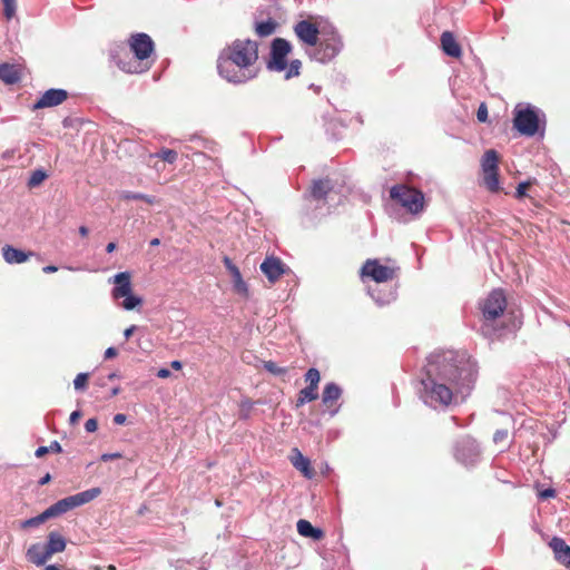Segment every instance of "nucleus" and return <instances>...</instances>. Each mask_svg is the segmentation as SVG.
<instances>
[{
  "label": "nucleus",
  "mask_w": 570,
  "mask_h": 570,
  "mask_svg": "<svg viewBox=\"0 0 570 570\" xmlns=\"http://www.w3.org/2000/svg\"><path fill=\"white\" fill-rule=\"evenodd\" d=\"M264 368L269 372L271 374L273 375H276V376H284L285 374H287L288 372V368L287 367H282V366H278L275 362L273 361H266L264 362Z\"/></svg>",
  "instance_id": "37"
},
{
  "label": "nucleus",
  "mask_w": 570,
  "mask_h": 570,
  "mask_svg": "<svg viewBox=\"0 0 570 570\" xmlns=\"http://www.w3.org/2000/svg\"><path fill=\"white\" fill-rule=\"evenodd\" d=\"M171 367L175 368V370H180L181 368V363L179 361H173L171 362Z\"/></svg>",
  "instance_id": "58"
},
{
  "label": "nucleus",
  "mask_w": 570,
  "mask_h": 570,
  "mask_svg": "<svg viewBox=\"0 0 570 570\" xmlns=\"http://www.w3.org/2000/svg\"><path fill=\"white\" fill-rule=\"evenodd\" d=\"M499 160V154L494 149L487 150L481 159L483 185L490 193H499L501 190Z\"/></svg>",
  "instance_id": "7"
},
{
  "label": "nucleus",
  "mask_w": 570,
  "mask_h": 570,
  "mask_svg": "<svg viewBox=\"0 0 570 570\" xmlns=\"http://www.w3.org/2000/svg\"><path fill=\"white\" fill-rule=\"evenodd\" d=\"M157 376L160 377V379H167V377L170 376V371L168 368H160L157 372Z\"/></svg>",
  "instance_id": "51"
},
{
  "label": "nucleus",
  "mask_w": 570,
  "mask_h": 570,
  "mask_svg": "<svg viewBox=\"0 0 570 570\" xmlns=\"http://www.w3.org/2000/svg\"><path fill=\"white\" fill-rule=\"evenodd\" d=\"M390 196L412 214L420 213L424 207L423 193L406 185H396L392 187Z\"/></svg>",
  "instance_id": "6"
},
{
  "label": "nucleus",
  "mask_w": 570,
  "mask_h": 570,
  "mask_svg": "<svg viewBox=\"0 0 570 570\" xmlns=\"http://www.w3.org/2000/svg\"><path fill=\"white\" fill-rule=\"evenodd\" d=\"M57 271H58V267L55 265H47V266L42 267V272L45 274L56 273Z\"/></svg>",
  "instance_id": "53"
},
{
  "label": "nucleus",
  "mask_w": 570,
  "mask_h": 570,
  "mask_svg": "<svg viewBox=\"0 0 570 570\" xmlns=\"http://www.w3.org/2000/svg\"><path fill=\"white\" fill-rule=\"evenodd\" d=\"M332 189L330 179L315 180L312 185V196L316 199L324 198Z\"/></svg>",
  "instance_id": "29"
},
{
  "label": "nucleus",
  "mask_w": 570,
  "mask_h": 570,
  "mask_svg": "<svg viewBox=\"0 0 570 570\" xmlns=\"http://www.w3.org/2000/svg\"><path fill=\"white\" fill-rule=\"evenodd\" d=\"M159 244H160V240H159L158 238H153V239L150 240V245H151V246H158Z\"/></svg>",
  "instance_id": "60"
},
{
  "label": "nucleus",
  "mask_w": 570,
  "mask_h": 570,
  "mask_svg": "<svg viewBox=\"0 0 570 570\" xmlns=\"http://www.w3.org/2000/svg\"><path fill=\"white\" fill-rule=\"evenodd\" d=\"M289 460L293 466L305 478L313 479L315 476V470L313 469L309 459L304 456L297 448L292 450Z\"/></svg>",
  "instance_id": "17"
},
{
  "label": "nucleus",
  "mask_w": 570,
  "mask_h": 570,
  "mask_svg": "<svg viewBox=\"0 0 570 570\" xmlns=\"http://www.w3.org/2000/svg\"><path fill=\"white\" fill-rule=\"evenodd\" d=\"M49 452L61 453L62 448H61L60 443L58 441H52L49 446H39L36 450L35 454L37 458H42L43 455H46Z\"/></svg>",
  "instance_id": "35"
},
{
  "label": "nucleus",
  "mask_w": 570,
  "mask_h": 570,
  "mask_svg": "<svg viewBox=\"0 0 570 570\" xmlns=\"http://www.w3.org/2000/svg\"><path fill=\"white\" fill-rule=\"evenodd\" d=\"M51 480V475L50 473H47L46 475H43L40 480H39V485H45L47 483H49Z\"/></svg>",
  "instance_id": "55"
},
{
  "label": "nucleus",
  "mask_w": 570,
  "mask_h": 570,
  "mask_svg": "<svg viewBox=\"0 0 570 570\" xmlns=\"http://www.w3.org/2000/svg\"><path fill=\"white\" fill-rule=\"evenodd\" d=\"M292 51L291 43L284 38H275L271 47V60L268 68L274 71H283L287 66V56Z\"/></svg>",
  "instance_id": "9"
},
{
  "label": "nucleus",
  "mask_w": 570,
  "mask_h": 570,
  "mask_svg": "<svg viewBox=\"0 0 570 570\" xmlns=\"http://www.w3.org/2000/svg\"><path fill=\"white\" fill-rule=\"evenodd\" d=\"M305 382L307 386L314 387L318 390V383L321 381L320 371L315 367L309 368L305 374Z\"/></svg>",
  "instance_id": "34"
},
{
  "label": "nucleus",
  "mask_w": 570,
  "mask_h": 570,
  "mask_svg": "<svg viewBox=\"0 0 570 570\" xmlns=\"http://www.w3.org/2000/svg\"><path fill=\"white\" fill-rule=\"evenodd\" d=\"M124 297H125V299L122 301L121 306L127 311H131L142 304V299L132 294H129Z\"/></svg>",
  "instance_id": "39"
},
{
  "label": "nucleus",
  "mask_w": 570,
  "mask_h": 570,
  "mask_svg": "<svg viewBox=\"0 0 570 570\" xmlns=\"http://www.w3.org/2000/svg\"><path fill=\"white\" fill-rule=\"evenodd\" d=\"M302 68V62L298 59L292 60L289 65L286 66L285 78L291 79L293 77H297L299 75V70Z\"/></svg>",
  "instance_id": "38"
},
{
  "label": "nucleus",
  "mask_w": 570,
  "mask_h": 570,
  "mask_svg": "<svg viewBox=\"0 0 570 570\" xmlns=\"http://www.w3.org/2000/svg\"><path fill=\"white\" fill-rule=\"evenodd\" d=\"M127 421V416L124 413H118L114 416V423L117 425H122Z\"/></svg>",
  "instance_id": "48"
},
{
  "label": "nucleus",
  "mask_w": 570,
  "mask_h": 570,
  "mask_svg": "<svg viewBox=\"0 0 570 570\" xmlns=\"http://www.w3.org/2000/svg\"><path fill=\"white\" fill-rule=\"evenodd\" d=\"M114 283L116 284L111 292L114 299H118L131 294V275L129 272H121L116 274L114 277Z\"/></svg>",
  "instance_id": "18"
},
{
  "label": "nucleus",
  "mask_w": 570,
  "mask_h": 570,
  "mask_svg": "<svg viewBox=\"0 0 570 570\" xmlns=\"http://www.w3.org/2000/svg\"><path fill=\"white\" fill-rule=\"evenodd\" d=\"M223 262L233 283V292L243 299H248L249 288L243 279L239 268L227 256H224Z\"/></svg>",
  "instance_id": "13"
},
{
  "label": "nucleus",
  "mask_w": 570,
  "mask_h": 570,
  "mask_svg": "<svg viewBox=\"0 0 570 570\" xmlns=\"http://www.w3.org/2000/svg\"><path fill=\"white\" fill-rule=\"evenodd\" d=\"M154 156L161 159L163 161L168 163V164H174L178 158L177 151L174 149H168V148H163Z\"/></svg>",
  "instance_id": "36"
},
{
  "label": "nucleus",
  "mask_w": 570,
  "mask_h": 570,
  "mask_svg": "<svg viewBox=\"0 0 570 570\" xmlns=\"http://www.w3.org/2000/svg\"><path fill=\"white\" fill-rule=\"evenodd\" d=\"M549 546L553 550L556 559L563 566L570 567V547L561 538H552Z\"/></svg>",
  "instance_id": "20"
},
{
  "label": "nucleus",
  "mask_w": 570,
  "mask_h": 570,
  "mask_svg": "<svg viewBox=\"0 0 570 570\" xmlns=\"http://www.w3.org/2000/svg\"><path fill=\"white\" fill-rule=\"evenodd\" d=\"M1 250L2 257L8 264H22L35 255L33 252H23L11 245H4Z\"/></svg>",
  "instance_id": "19"
},
{
  "label": "nucleus",
  "mask_w": 570,
  "mask_h": 570,
  "mask_svg": "<svg viewBox=\"0 0 570 570\" xmlns=\"http://www.w3.org/2000/svg\"><path fill=\"white\" fill-rule=\"evenodd\" d=\"M361 274L362 276L372 278L376 283H382L393 279L394 269L381 265L377 259H367L362 266Z\"/></svg>",
  "instance_id": "11"
},
{
  "label": "nucleus",
  "mask_w": 570,
  "mask_h": 570,
  "mask_svg": "<svg viewBox=\"0 0 570 570\" xmlns=\"http://www.w3.org/2000/svg\"><path fill=\"white\" fill-rule=\"evenodd\" d=\"M541 119L535 108L518 105L513 110V127L521 135L533 137L540 130Z\"/></svg>",
  "instance_id": "5"
},
{
  "label": "nucleus",
  "mask_w": 570,
  "mask_h": 570,
  "mask_svg": "<svg viewBox=\"0 0 570 570\" xmlns=\"http://www.w3.org/2000/svg\"><path fill=\"white\" fill-rule=\"evenodd\" d=\"M79 234H80L82 237H87V236H88V234H89V229H88V227H86V226H80V227H79Z\"/></svg>",
  "instance_id": "56"
},
{
  "label": "nucleus",
  "mask_w": 570,
  "mask_h": 570,
  "mask_svg": "<svg viewBox=\"0 0 570 570\" xmlns=\"http://www.w3.org/2000/svg\"><path fill=\"white\" fill-rule=\"evenodd\" d=\"M89 381V374L88 373H79L75 380H73V386L78 391H83Z\"/></svg>",
  "instance_id": "42"
},
{
  "label": "nucleus",
  "mask_w": 570,
  "mask_h": 570,
  "mask_svg": "<svg viewBox=\"0 0 570 570\" xmlns=\"http://www.w3.org/2000/svg\"><path fill=\"white\" fill-rule=\"evenodd\" d=\"M48 178V174L43 169H36L30 174L28 187L30 189L40 186Z\"/></svg>",
  "instance_id": "33"
},
{
  "label": "nucleus",
  "mask_w": 570,
  "mask_h": 570,
  "mask_svg": "<svg viewBox=\"0 0 570 570\" xmlns=\"http://www.w3.org/2000/svg\"><path fill=\"white\" fill-rule=\"evenodd\" d=\"M277 23L273 20L262 21L256 24L255 31L256 33L264 38L273 35L276 30Z\"/></svg>",
  "instance_id": "31"
},
{
  "label": "nucleus",
  "mask_w": 570,
  "mask_h": 570,
  "mask_svg": "<svg viewBox=\"0 0 570 570\" xmlns=\"http://www.w3.org/2000/svg\"><path fill=\"white\" fill-rule=\"evenodd\" d=\"M454 455L458 461L468 464L475 461L479 455V445L471 436H462L455 443Z\"/></svg>",
  "instance_id": "10"
},
{
  "label": "nucleus",
  "mask_w": 570,
  "mask_h": 570,
  "mask_svg": "<svg viewBox=\"0 0 570 570\" xmlns=\"http://www.w3.org/2000/svg\"><path fill=\"white\" fill-rule=\"evenodd\" d=\"M119 393H120V387H118V386H117V387H114V389L111 390V396H116V395H118Z\"/></svg>",
  "instance_id": "59"
},
{
  "label": "nucleus",
  "mask_w": 570,
  "mask_h": 570,
  "mask_svg": "<svg viewBox=\"0 0 570 570\" xmlns=\"http://www.w3.org/2000/svg\"><path fill=\"white\" fill-rule=\"evenodd\" d=\"M94 570H101V567L100 566H95Z\"/></svg>",
  "instance_id": "64"
},
{
  "label": "nucleus",
  "mask_w": 570,
  "mask_h": 570,
  "mask_svg": "<svg viewBox=\"0 0 570 570\" xmlns=\"http://www.w3.org/2000/svg\"><path fill=\"white\" fill-rule=\"evenodd\" d=\"M100 493H101L100 488H91L89 490H86V491H82V492L71 495L75 508L91 502L97 497H99Z\"/></svg>",
  "instance_id": "28"
},
{
  "label": "nucleus",
  "mask_w": 570,
  "mask_h": 570,
  "mask_svg": "<svg viewBox=\"0 0 570 570\" xmlns=\"http://www.w3.org/2000/svg\"><path fill=\"white\" fill-rule=\"evenodd\" d=\"M81 417V413L80 411H73L71 414H70V423L71 424H75L78 422V420Z\"/></svg>",
  "instance_id": "50"
},
{
  "label": "nucleus",
  "mask_w": 570,
  "mask_h": 570,
  "mask_svg": "<svg viewBox=\"0 0 570 570\" xmlns=\"http://www.w3.org/2000/svg\"><path fill=\"white\" fill-rule=\"evenodd\" d=\"M476 118L480 122H487L488 120V107L484 102H482L476 111Z\"/></svg>",
  "instance_id": "44"
},
{
  "label": "nucleus",
  "mask_w": 570,
  "mask_h": 570,
  "mask_svg": "<svg viewBox=\"0 0 570 570\" xmlns=\"http://www.w3.org/2000/svg\"><path fill=\"white\" fill-rule=\"evenodd\" d=\"M261 271L265 274L271 283L278 281L285 273L284 264L279 258L266 257L261 264Z\"/></svg>",
  "instance_id": "16"
},
{
  "label": "nucleus",
  "mask_w": 570,
  "mask_h": 570,
  "mask_svg": "<svg viewBox=\"0 0 570 570\" xmlns=\"http://www.w3.org/2000/svg\"><path fill=\"white\" fill-rule=\"evenodd\" d=\"M342 394V390L335 383H328L325 385L322 394V402L324 405L331 407Z\"/></svg>",
  "instance_id": "26"
},
{
  "label": "nucleus",
  "mask_w": 570,
  "mask_h": 570,
  "mask_svg": "<svg viewBox=\"0 0 570 570\" xmlns=\"http://www.w3.org/2000/svg\"><path fill=\"white\" fill-rule=\"evenodd\" d=\"M0 79L8 85L17 83L20 80V72L13 65H0Z\"/></svg>",
  "instance_id": "27"
},
{
  "label": "nucleus",
  "mask_w": 570,
  "mask_h": 570,
  "mask_svg": "<svg viewBox=\"0 0 570 570\" xmlns=\"http://www.w3.org/2000/svg\"><path fill=\"white\" fill-rule=\"evenodd\" d=\"M135 331H136V325H131V326L127 327L124 331V335H125L126 340L130 338V336L134 334Z\"/></svg>",
  "instance_id": "54"
},
{
  "label": "nucleus",
  "mask_w": 570,
  "mask_h": 570,
  "mask_svg": "<svg viewBox=\"0 0 570 570\" xmlns=\"http://www.w3.org/2000/svg\"><path fill=\"white\" fill-rule=\"evenodd\" d=\"M507 308V297L502 289H493L483 301L481 309L484 320L494 321L503 314Z\"/></svg>",
  "instance_id": "8"
},
{
  "label": "nucleus",
  "mask_w": 570,
  "mask_h": 570,
  "mask_svg": "<svg viewBox=\"0 0 570 570\" xmlns=\"http://www.w3.org/2000/svg\"><path fill=\"white\" fill-rule=\"evenodd\" d=\"M68 98V92L65 89H49L40 97L33 105V110L55 107L61 105Z\"/></svg>",
  "instance_id": "15"
},
{
  "label": "nucleus",
  "mask_w": 570,
  "mask_h": 570,
  "mask_svg": "<svg viewBox=\"0 0 570 570\" xmlns=\"http://www.w3.org/2000/svg\"><path fill=\"white\" fill-rule=\"evenodd\" d=\"M117 376H118V375H117L116 373H111V374H109V375H108V379H109V380H114V379H116Z\"/></svg>",
  "instance_id": "62"
},
{
  "label": "nucleus",
  "mask_w": 570,
  "mask_h": 570,
  "mask_svg": "<svg viewBox=\"0 0 570 570\" xmlns=\"http://www.w3.org/2000/svg\"><path fill=\"white\" fill-rule=\"evenodd\" d=\"M121 458H122V454L119 453V452H116V453H104L100 456V460L104 461V462H108V461H112V460H117V459H121Z\"/></svg>",
  "instance_id": "47"
},
{
  "label": "nucleus",
  "mask_w": 570,
  "mask_h": 570,
  "mask_svg": "<svg viewBox=\"0 0 570 570\" xmlns=\"http://www.w3.org/2000/svg\"><path fill=\"white\" fill-rule=\"evenodd\" d=\"M45 570H60V569L53 564H50V566H47Z\"/></svg>",
  "instance_id": "61"
},
{
  "label": "nucleus",
  "mask_w": 570,
  "mask_h": 570,
  "mask_svg": "<svg viewBox=\"0 0 570 570\" xmlns=\"http://www.w3.org/2000/svg\"><path fill=\"white\" fill-rule=\"evenodd\" d=\"M85 429L87 432H95L98 429V421L96 419H89L85 423Z\"/></svg>",
  "instance_id": "46"
},
{
  "label": "nucleus",
  "mask_w": 570,
  "mask_h": 570,
  "mask_svg": "<svg viewBox=\"0 0 570 570\" xmlns=\"http://www.w3.org/2000/svg\"><path fill=\"white\" fill-rule=\"evenodd\" d=\"M297 532L305 538H312L316 541L324 538V531L320 528H315L307 520L301 519L297 521Z\"/></svg>",
  "instance_id": "23"
},
{
  "label": "nucleus",
  "mask_w": 570,
  "mask_h": 570,
  "mask_svg": "<svg viewBox=\"0 0 570 570\" xmlns=\"http://www.w3.org/2000/svg\"><path fill=\"white\" fill-rule=\"evenodd\" d=\"M422 397L426 404L431 406H448L451 404L455 394H463L464 392H456V386L450 384L442 379L431 377L425 373V377L421 380Z\"/></svg>",
  "instance_id": "4"
},
{
  "label": "nucleus",
  "mask_w": 570,
  "mask_h": 570,
  "mask_svg": "<svg viewBox=\"0 0 570 570\" xmlns=\"http://www.w3.org/2000/svg\"><path fill=\"white\" fill-rule=\"evenodd\" d=\"M118 355V351L115 347H108L105 351V358H112Z\"/></svg>",
  "instance_id": "49"
},
{
  "label": "nucleus",
  "mask_w": 570,
  "mask_h": 570,
  "mask_svg": "<svg viewBox=\"0 0 570 570\" xmlns=\"http://www.w3.org/2000/svg\"><path fill=\"white\" fill-rule=\"evenodd\" d=\"M72 509H75V504H73L72 498L70 495V497H67L65 499L57 501L55 504H52L48 509H46V511L50 519V518L58 517L62 513H66Z\"/></svg>",
  "instance_id": "25"
},
{
  "label": "nucleus",
  "mask_w": 570,
  "mask_h": 570,
  "mask_svg": "<svg viewBox=\"0 0 570 570\" xmlns=\"http://www.w3.org/2000/svg\"><path fill=\"white\" fill-rule=\"evenodd\" d=\"M27 558L36 566H42L51 558V556L47 553L45 544L35 543L27 550Z\"/></svg>",
  "instance_id": "22"
},
{
  "label": "nucleus",
  "mask_w": 570,
  "mask_h": 570,
  "mask_svg": "<svg viewBox=\"0 0 570 570\" xmlns=\"http://www.w3.org/2000/svg\"><path fill=\"white\" fill-rule=\"evenodd\" d=\"M3 4V13L6 18L9 20L16 14L17 2L16 0H1Z\"/></svg>",
  "instance_id": "41"
},
{
  "label": "nucleus",
  "mask_w": 570,
  "mask_h": 570,
  "mask_svg": "<svg viewBox=\"0 0 570 570\" xmlns=\"http://www.w3.org/2000/svg\"><path fill=\"white\" fill-rule=\"evenodd\" d=\"M425 373L453 384L456 392H468L476 380L478 370L465 352L441 351L429 357Z\"/></svg>",
  "instance_id": "1"
},
{
  "label": "nucleus",
  "mask_w": 570,
  "mask_h": 570,
  "mask_svg": "<svg viewBox=\"0 0 570 570\" xmlns=\"http://www.w3.org/2000/svg\"><path fill=\"white\" fill-rule=\"evenodd\" d=\"M508 435H509L508 430H499L494 433L493 441L495 443L505 442L508 439Z\"/></svg>",
  "instance_id": "45"
},
{
  "label": "nucleus",
  "mask_w": 570,
  "mask_h": 570,
  "mask_svg": "<svg viewBox=\"0 0 570 570\" xmlns=\"http://www.w3.org/2000/svg\"><path fill=\"white\" fill-rule=\"evenodd\" d=\"M48 519H49L48 513H47V511L45 510V511H43L42 513H40L39 515H37V517H35V518H30V519L26 520V521L22 523V527H23V528L38 527V525H40L41 523L46 522Z\"/></svg>",
  "instance_id": "40"
},
{
  "label": "nucleus",
  "mask_w": 570,
  "mask_h": 570,
  "mask_svg": "<svg viewBox=\"0 0 570 570\" xmlns=\"http://www.w3.org/2000/svg\"><path fill=\"white\" fill-rule=\"evenodd\" d=\"M107 569H108V570H117V569H116V567H115L114 564H109V566L107 567Z\"/></svg>",
  "instance_id": "63"
},
{
  "label": "nucleus",
  "mask_w": 570,
  "mask_h": 570,
  "mask_svg": "<svg viewBox=\"0 0 570 570\" xmlns=\"http://www.w3.org/2000/svg\"><path fill=\"white\" fill-rule=\"evenodd\" d=\"M556 495V491L553 489H547L543 492H541V497L544 499L553 498Z\"/></svg>",
  "instance_id": "52"
},
{
  "label": "nucleus",
  "mask_w": 570,
  "mask_h": 570,
  "mask_svg": "<svg viewBox=\"0 0 570 570\" xmlns=\"http://www.w3.org/2000/svg\"><path fill=\"white\" fill-rule=\"evenodd\" d=\"M258 60V43L249 39H237L220 52L218 71L229 81L242 82L253 75L250 68Z\"/></svg>",
  "instance_id": "2"
},
{
  "label": "nucleus",
  "mask_w": 570,
  "mask_h": 570,
  "mask_svg": "<svg viewBox=\"0 0 570 570\" xmlns=\"http://www.w3.org/2000/svg\"><path fill=\"white\" fill-rule=\"evenodd\" d=\"M128 46L135 59L126 60L125 49L117 48L111 51V59L117 67L127 73H141L150 68L147 61L155 49L153 39L144 32L134 33L128 39Z\"/></svg>",
  "instance_id": "3"
},
{
  "label": "nucleus",
  "mask_w": 570,
  "mask_h": 570,
  "mask_svg": "<svg viewBox=\"0 0 570 570\" xmlns=\"http://www.w3.org/2000/svg\"><path fill=\"white\" fill-rule=\"evenodd\" d=\"M317 399L318 390L311 386H306L298 392L295 406L301 407L305 403L315 401Z\"/></svg>",
  "instance_id": "30"
},
{
  "label": "nucleus",
  "mask_w": 570,
  "mask_h": 570,
  "mask_svg": "<svg viewBox=\"0 0 570 570\" xmlns=\"http://www.w3.org/2000/svg\"><path fill=\"white\" fill-rule=\"evenodd\" d=\"M340 50V40L336 35L332 33L330 38H322L317 41L314 50V58L320 62L332 60Z\"/></svg>",
  "instance_id": "12"
},
{
  "label": "nucleus",
  "mask_w": 570,
  "mask_h": 570,
  "mask_svg": "<svg viewBox=\"0 0 570 570\" xmlns=\"http://www.w3.org/2000/svg\"><path fill=\"white\" fill-rule=\"evenodd\" d=\"M441 48L445 55L453 58H460L462 55L461 46L451 31H444L441 35Z\"/></svg>",
  "instance_id": "21"
},
{
  "label": "nucleus",
  "mask_w": 570,
  "mask_h": 570,
  "mask_svg": "<svg viewBox=\"0 0 570 570\" xmlns=\"http://www.w3.org/2000/svg\"><path fill=\"white\" fill-rule=\"evenodd\" d=\"M45 546L47 548V553L52 556L55 553L62 552L66 549V540L60 533L52 531L48 534V541Z\"/></svg>",
  "instance_id": "24"
},
{
  "label": "nucleus",
  "mask_w": 570,
  "mask_h": 570,
  "mask_svg": "<svg viewBox=\"0 0 570 570\" xmlns=\"http://www.w3.org/2000/svg\"><path fill=\"white\" fill-rule=\"evenodd\" d=\"M297 38L309 47H315L318 41L320 30L317 26L308 20H301L294 27Z\"/></svg>",
  "instance_id": "14"
},
{
  "label": "nucleus",
  "mask_w": 570,
  "mask_h": 570,
  "mask_svg": "<svg viewBox=\"0 0 570 570\" xmlns=\"http://www.w3.org/2000/svg\"><path fill=\"white\" fill-rule=\"evenodd\" d=\"M120 198L122 200H142L149 205H154V204L158 203V200L153 196H148V195L140 194V193H134V191H124L120 195Z\"/></svg>",
  "instance_id": "32"
},
{
  "label": "nucleus",
  "mask_w": 570,
  "mask_h": 570,
  "mask_svg": "<svg viewBox=\"0 0 570 570\" xmlns=\"http://www.w3.org/2000/svg\"><path fill=\"white\" fill-rule=\"evenodd\" d=\"M116 249V244L115 243H109L106 247V250L107 253H112L114 250Z\"/></svg>",
  "instance_id": "57"
},
{
  "label": "nucleus",
  "mask_w": 570,
  "mask_h": 570,
  "mask_svg": "<svg viewBox=\"0 0 570 570\" xmlns=\"http://www.w3.org/2000/svg\"><path fill=\"white\" fill-rule=\"evenodd\" d=\"M533 180L521 181L515 190V198L521 199L527 195V190L532 186Z\"/></svg>",
  "instance_id": "43"
}]
</instances>
